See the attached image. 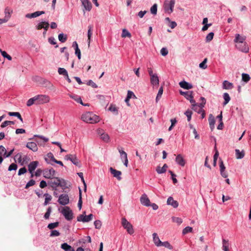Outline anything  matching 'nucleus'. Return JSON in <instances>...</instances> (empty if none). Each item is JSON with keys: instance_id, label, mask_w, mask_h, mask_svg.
I'll return each mask as SVG.
<instances>
[{"instance_id": "2eb2a0df", "label": "nucleus", "mask_w": 251, "mask_h": 251, "mask_svg": "<svg viewBox=\"0 0 251 251\" xmlns=\"http://www.w3.org/2000/svg\"><path fill=\"white\" fill-rule=\"evenodd\" d=\"M82 4L86 10L90 11L92 8V4L89 0H80Z\"/></svg>"}, {"instance_id": "7ed1b4c3", "label": "nucleus", "mask_w": 251, "mask_h": 251, "mask_svg": "<svg viewBox=\"0 0 251 251\" xmlns=\"http://www.w3.org/2000/svg\"><path fill=\"white\" fill-rule=\"evenodd\" d=\"M35 97L36 100V104H42L48 103L50 100V98L48 95H38Z\"/></svg>"}, {"instance_id": "c9c22d12", "label": "nucleus", "mask_w": 251, "mask_h": 251, "mask_svg": "<svg viewBox=\"0 0 251 251\" xmlns=\"http://www.w3.org/2000/svg\"><path fill=\"white\" fill-rule=\"evenodd\" d=\"M223 98L224 99V102L223 103V105H226L230 101V97H229V95H228V93H225L223 95Z\"/></svg>"}, {"instance_id": "cd10ccee", "label": "nucleus", "mask_w": 251, "mask_h": 251, "mask_svg": "<svg viewBox=\"0 0 251 251\" xmlns=\"http://www.w3.org/2000/svg\"><path fill=\"white\" fill-rule=\"evenodd\" d=\"M44 86L49 90H54L55 88L53 85L49 81L44 80L43 81Z\"/></svg>"}, {"instance_id": "3c124183", "label": "nucleus", "mask_w": 251, "mask_h": 251, "mask_svg": "<svg viewBox=\"0 0 251 251\" xmlns=\"http://www.w3.org/2000/svg\"><path fill=\"white\" fill-rule=\"evenodd\" d=\"M192 231H193L192 227H191L190 226H187L183 229L182 234L183 235H185L188 233L192 232Z\"/></svg>"}, {"instance_id": "4d7b16f0", "label": "nucleus", "mask_w": 251, "mask_h": 251, "mask_svg": "<svg viewBox=\"0 0 251 251\" xmlns=\"http://www.w3.org/2000/svg\"><path fill=\"white\" fill-rule=\"evenodd\" d=\"M0 52H1V55L4 57L7 58L9 60H12L11 56L10 55L8 54L5 51H2V50H0Z\"/></svg>"}, {"instance_id": "58836bf2", "label": "nucleus", "mask_w": 251, "mask_h": 251, "mask_svg": "<svg viewBox=\"0 0 251 251\" xmlns=\"http://www.w3.org/2000/svg\"><path fill=\"white\" fill-rule=\"evenodd\" d=\"M34 103L36 104V100L35 97H34L29 99L27 101L26 105L28 106H30Z\"/></svg>"}, {"instance_id": "f03ea898", "label": "nucleus", "mask_w": 251, "mask_h": 251, "mask_svg": "<svg viewBox=\"0 0 251 251\" xmlns=\"http://www.w3.org/2000/svg\"><path fill=\"white\" fill-rule=\"evenodd\" d=\"M122 225L129 234L131 235L134 232L133 226L125 218L122 219Z\"/></svg>"}, {"instance_id": "a18cd8bd", "label": "nucleus", "mask_w": 251, "mask_h": 251, "mask_svg": "<svg viewBox=\"0 0 251 251\" xmlns=\"http://www.w3.org/2000/svg\"><path fill=\"white\" fill-rule=\"evenodd\" d=\"M151 12L153 15H156L157 11V5L156 4H154L151 8Z\"/></svg>"}, {"instance_id": "c85d7f7f", "label": "nucleus", "mask_w": 251, "mask_h": 251, "mask_svg": "<svg viewBox=\"0 0 251 251\" xmlns=\"http://www.w3.org/2000/svg\"><path fill=\"white\" fill-rule=\"evenodd\" d=\"M236 158L237 159L243 158L245 156V152L244 151H240L238 149L235 150Z\"/></svg>"}, {"instance_id": "7c9ffc66", "label": "nucleus", "mask_w": 251, "mask_h": 251, "mask_svg": "<svg viewBox=\"0 0 251 251\" xmlns=\"http://www.w3.org/2000/svg\"><path fill=\"white\" fill-rule=\"evenodd\" d=\"M167 168L168 165L165 164L162 168L160 166H158L156 169V171L158 174H163L166 172Z\"/></svg>"}, {"instance_id": "37998d69", "label": "nucleus", "mask_w": 251, "mask_h": 251, "mask_svg": "<svg viewBox=\"0 0 251 251\" xmlns=\"http://www.w3.org/2000/svg\"><path fill=\"white\" fill-rule=\"evenodd\" d=\"M163 87L161 86L159 89V91L158 92V93H157V96L156 98V102H158V101L159 100V99L161 97L162 95L163 94Z\"/></svg>"}, {"instance_id": "de8ad7c7", "label": "nucleus", "mask_w": 251, "mask_h": 251, "mask_svg": "<svg viewBox=\"0 0 251 251\" xmlns=\"http://www.w3.org/2000/svg\"><path fill=\"white\" fill-rule=\"evenodd\" d=\"M207 59L206 58H204L203 61L200 64L199 67L203 69H206L207 67V66L206 64L207 63Z\"/></svg>"}, {"instance_id": "0e129e2a", "label": "nucleus", "mask_w": 251, "mask_h": 251, "mask_svg": "<svg viewBox=\"0 0 251 251\" xmlns=\"http://www.w3.org/2000/svg\"><path fill=\"white\" fill-rule=\"evenodd\" d=\"M169 7L170 6H169V2L166 1L164 3V9L166 12H167L169 13H171L172 12H170V9L169 8Z\"/></svg>"}, {"instance_id": "603ef678", "label": "nucleus", "mask_w": 251, "mask_h": 251, "mask_svg": "<svg viewBox=\"0 0 251 251\" xmlns=\"http://www.w3.org/2000/svg\"><path fill=\"white\" fill-rule=\"evenodd\" d=\"M14 122H13V121H5L1 124L0 126L2 128H3V127H6V126H7L9 125H14Z\"/></svg>"}, {"instance_id": "f704fd0d", "label": "nucleus", "mask_w": 251, "mask_h": 251, "mask_svg": "<svg viewBox=\"0 0 251 251\" xmlns=\"http://www.w3.org/2000/svg\"><path fill=\"white\" fill-rule=\"evenodd\" d=\"M8 115L10 116L17 117L22 122H23V118L19 112H9Z\"/></svg>"}, {"instance_id": "f257e3e1", "label": "nucleus", "mask_w": 251, "mask_h": 251, "mask_svg": "<svg viewBox=\"0 0 251 251\" xmlns=\"http://www.w3.org/2000/svg\"><path fill=\"white\" fill-rule=\"evenodd\" d=\"M81 119L85 122L90 124H95L100 121L99 117L93 113L87 112L81 116Z\"/></svg>"}, {"instance_id": "774afa93", "label": "nucleus", "mask_w": 251, "mask_h": 251, "mask_svg": "<svg viewBox=\"0 0 251 251\" xmlns=\"http://www.w3.org/2000/svg\"><path fill=\"white\" fill-rule=\"evenodd\" d=\"M86 84L88 85L91 86L93 88H97L98 87L97 85L91 80H88Z\"/></svg>"}, {"instance_id": "5fc2aeb1", "label": "nucleus", "mask_w": 251, "mask_h": 251, "mask_svg": "<svg viewBox=\"0 0 251 251\" xmlns=\"http://www.w3.org/2000/svg\"><path fill=\"white\" fill-rule=\"evenodd\" d=\"M58 225H59L58 222L50 223L48 225V227L50 229H53V228L57 227L58 226Z\"/></svg>"}, {"instance_id": "412c9836", "label": "nucleus", "mask_w": 251, "mask_h": 251, "mask_svg": "<svg viewBox=\"0 0 251 251\" xmlns=\"http://www.w3.org/2000/svg\"><path fill=\"white\" fill-rule=\"evenodd\" d=\"M176 162L181 166H184L185 164V161L181 154H178L176 158Z\"/></svg>"}, {"instance_id": "0eeeda50", "label": "nucleus", "mask_w": 251, "mask_h": 251, "mask_svg": "<svg viewBox=\"0 0 251 251\" xmlns=\"http://www.w3.org/2000/svg\"><path fill=\"white\" fill-rule=\"evenodd\" d=\"M65 158L67 160H70L74 164L77 166H79V161L75 155L68 154L65 156Z\"/></svg>"}, {"instance_id": "4468645a", "label": "nucleus", "mask_w": 251, "mask_h": 251, "mask_svg": "<svg viewBox=\"0 0 251 251\" xmlns=\"http://www.w3.org/2000/svg\"><path fill=\"white\" fill-rule=\"evenodd\" d=\"M167 203L168 205H172L174 208H176L178 206V202L176 201H175L172 197H169L168 198Z\"/></svg>"}, {"instance_id": "72a5a7b5", "label": "nucleus", "mask_w": 251, "mask_h": 251, "mask_svg": "<svg viewBox=\"0 0 251 251\" xmlns=\"http://www.w3.org/2000/svg\"><path fill=\"white\" fill-rule=\"evenodd\" d=\"M223 250L224 251H229V243L228 240L223 239Z\"/></svg>"}, {"instance_id": "13d9d810", "label": "nucleus", "mask_w": 251, "mask_h": 251, "mask_svg": "<svg viewBox=\"0 0 251 251\" xmlns=\"http://www.w3.org/2000/svg\"><path fill=\"white\" fill-rule=\"evenodd\" d=\"M35 184V181L33 179L29 180L25 185V188L28 189L29 187L33 186Z\"/></svg>"}, {"instance_id": "39448f33", "label": "nucleus", "mask_w": 251, "mask_h": 251, "mask_svg": "<svg viewBox=\"0 0 251 251\" xmlns=\"http://www.w3.org/2000/svg\"><path fill=\"white\" fill-rule=\"evenodd\" d=\"M48 184L53 189L56 190V188L59 186V184H60V178L57 177L51 178L48 181Z\"/></svg>"}, {"instance_id": "5701e85b", "label": "nucleus", "mask_w": 251, "mask_h": 251, "mask_svg": "<svg viewBox=\"0 0 251 251\" xmlns=\"http://www.w3.org/2000/svg\"><path fill=\"white\" fill-rule=\"evenodd\" d=\"M179 85H180V86L181 88L185 89H187V90L192 89L193 88V86L192 84L187 82L185 81H182L180 82L179 83Z\"/></svg>"}, {"instance_id": "dca6fc26", "label": "nucleus", "mask_w": 251, "mask_h": 251, "mask_svg": "<svg viewBox=\"0 0 251 251\" xmlns=\"http://www.w3.org/2000/svg\"><path fill=\"white\" fill-rule=\"evenodd\" d=\"M246 37L245 36H241L239 34H237L235 35V38L234 40V42L236 43V44H243L245 42Z\"/></svg>"}, {"instance_id": "4c0bfd02", "label": "nucleus", "mask_w": 251, "mask_h": 251, "mask_svg": "<svg viewBox=\"0 0 251 251\" xmlns=\"http://www.w3.org/2000/svg\"><path fill=\"white\" fill-rule=\"evenodd\" d=\"M67 39L66 35H64L63 33H60L58 35V39L62 43L66 42Z\"/></svg>"}, {"instance_id": "1a4fd4ad", "label": "nucleus", "mask_w": 251, "mask_h": 251, "mask_svg": "<svg viewBox=\"0 0 251 251\" xmlns=\"http://www.w3.org/2000/svg\"><path fill=\"white\" fill-rule=\"evenodd\" d=\"M140 200L141 204L143 205L146 206H149L151 205L150 201L146 194H143L141 196Z\"/></svg>"}, {"instance_id": "9d476101", "label": "nucleus", "mask_w": 251, "mask_h": 251, "mask_svg": "<svg viewBox=\"0 0 251 251\" xmlns=\"http://www.w3.org/2000/svg\"><path fill=\"white\" fill-rule=\"evenodd\" d=\"M236 47L240 50L244 52H248L249 50L246 42H244L243 44H236Z\"/></svg>"}, {"instance_id": "aec40b11", "label": "nucleus", "mask_w": 251, "mask_h": 251, "mask_svg": "<svg viewBox=\"0 0 251 251\" xmlns=\"http://www.w3.org/2000/svg\"><path fill=\"white\" fill-rule=\"evenodd\" d=\"M45 13V12L43 11H36L31 14H27L25 15V17L27 18H36L37 17H38L40 16L42 14H43Z\"/></svg>"}, {"instance_id": "6ab92c4d", "label": "nucleus", "mask_w": 251, "mask_h": 251, "mask_svg": "<svg viewBox=\"0 0 251 251\" xmlns=\"http://www.w3.org/2000/svg\"><path fill=\"white\" fill-rule=\"evenodd\" d=\"M26 147L33 151H36L38 150L37 144L35 142H28L26 144Z\"/></svg>"}, {"instance_id": "6e6d98bb", "label": "nucleus", "mask_w": 251, "mask_h": 251, "mask_svg": "<svg viewBox=\"0 0 251 251\" xmlns=\"http://www.w3.org/2000/svg\"><path fill=\"white\" fill-rule=\"evenodd\" d=\"M214 36V33L213 32H210L206 37V41L207 42H209L211 41Z\"/></svg>"}, {"instance_id": "4be33fe9", "label": "nucleus", "mask_w": 251, "mask_h": 251, "mask_svg": "<svg viewBox=\"0 0 251 251\" xmlns=\"http://www.w3.org/2000/svg\"><path fill=\"white\" fill-rule=\"evenodd\" d=\"M151 83L153 86H158L159 85V78L157 75H154L150 77Z\"/></svg>"}, {"instance_id": "6e6552de", "label": "nucleus", "mask_w": 251, "mask_h": 251, "mask_svg": "<svg viewBox=\"0 0 251 251\" xmlns=\"http://www.w3.org/2000/svg\"><path fill=\"white\" fill-rule=\"evenodd\" d=\"M55 171L53 168L49 170H46L44 172V176L46 178L50 179L54 177Z\"/></svg>"}, {"instance_id": "c03bdc74", "label": "nucleus", "mask_w": 251, "mask_h": 251, "mask_svg": "<svg viewBox=\"0 0 251 251\" xmlns=\"http://www.w3.org/2000/svg\"><path fill=\"white\" fill-rule=\"evenodd\" d=\"M242 80L244 82H248L251 79L250 75L247 74H242Z\"/></svg>"}, {"instance_id": "9b49d317", "label": "nucleus", "mask_w": 251, "mask_h": 251, "mask_svg": "<svg viewBox=\"0 0 251 251\" xmlns=\"http://www.w3.org/2000/svg\"><path fill=\"white\" fill-rule=\"evenodd\" d=\"M37 161H32L29 163L28 166V171L31 174V177L33 176V172L35 170L38 165Z\"/></svg>"}, {"instance_id": "79ce46f5", "label": "nucleus", "mask_w": 251, "mask_h": 251, "mask_svg": "<svg viewBox=\"0 0 251 251\" xmlns=\"http://www.w3.org/2000/svg\"><path fill=\"white\" fill-rule=\"evenodd\" d=\"M12 10H11L9 8L6 7L4 10L5 17H6L8 16V20L10 19L11 17V14L12 13Z\"/></svg>"}, {"instance_id": "20e7f679", "label": "nucleus", "mask_w": 251, "mask_h": 251, "mask_svg": "<svg viewBox=\"0 0 251 251\" xmlns=\"http://www.w3.org/2000/svg\"><path fill=\"white\" fill-rule=\"evenodd\" d=\"M61 213L66 220L70 221L73 219V213L69 207L65 206L63 207Z\"/></svg>"}, {"instance_id": "bb28decb", "label": "nucleus", "mask_w": 251, "mask_h": 251, "mask_svg": "<svg viewBox=\"0 0 251 251\" xmlns=\"http://www.w3.org/2000/svg\"><path fill=\"white\" fill-rule=\"evenodd\" d=\"M223 88L224 89H231L233 88V85L232 83L225 80L223 83Z\"/></svg>"}, {"instance_id": "423d86ee", "label": "nucleus", "mask_w": 251, "mask_h": 251, "mask_svg": "<svg viewBox=\"0 0 251 251\" xmlns=\"http://www.w3.org/2000/svg\"><path fill=\"white\" fill-rule=\"evenodd\" d=\"M58 201L61 205H66L69 202V196L67 194L61 195L59 197Z\"/></svg>"}, {"instance_id": "2f4dec72", "label": "nucleus", "mask_w": 251, "mask_h": 251, "mask_svg": "<svg viewBox=\"0 0 251 251\" xmlns=\"http://www.w3.org/2000/svg\"><path fill=\"white\" fill-rule=\"evenodd\" d=\"M61 248L65 251H75V250L71 246L66 243L62 244Z\"/></svg>"}, {"instance_id": "ea45409f", "label": "nucleus", "mask_w": 251, "mask_h": 251, "mask_svg": "<svg viewBox=\"0 0 251 251\" xmlns=\"http://www.w3.org/2000/svg\"><path fill=\"white\" fill-rule=\"evenodd\" d=\"M131 36V34L126 29H124L122 30V37L123 38L129 37L130 38Z\"/></svg>"}, {"instance_id": "49530a36", "label": "nucleus", "mask_w": 251, "mask_h": 251, "mask_svg": "<svg viewBox=\"0 0 251 251\" xmlns=\"http://www.w3.org/2000/svg\"><path fill=\"white\" fill-rule=\"evenodd\" d=\"M82 192L81 189H79V200L78 202V207L79 209L82 207Z\"/></svg>"}, {"instance_id": "ddd939ff", "label": "nucleus", "mask_w": 251, "mask_h": 251, "mask_svg": "<svg viewBox=\"0 0 251 251\" xmlns=\"http://www.w3.org/2000/svg\"><path fill=\"white\" fill-rule=\"evenodd\" d=\"M45 160L47 162V163L50 164H52L51 161L55 162V161L56 160L53 155V154L51 152L48 153L47 155L45 157Z\"/></svg>"}, {"instance_id": "bf43d9fd", "label": "nucleus", "mask_w": 251, "mask_h": 251, "mask_svg": "<svg viewBox=\"0 0 251 251\" xmlns=\"http://www.w3.org/2000/svg\"><path fill=\"white\" fill-rule=\"evenodd\" d=\"M192 111L190 110H187L185 112V115L187 116V120L188 121H190L191 119V116H192Z\"/></svg>"}, {"instance_id": "338daca9", "label": "nucleus", "mask_w": 251, "mask_h": 251, "mask_svg": "<svg viewBox=\"0 0 251 251\" xmlns=\"http://www.w3.org/2000/svg\"><path fill=\"white\" fill-rule=\"evenodd\" d=\"M60 184H59V186L61 187L63 189L65 188L66 187L67 182L64 179H60Z\"/></svg>"}, {"instance_id": "e433bc0d", "label": "nucleus", "mask_w": 251, "mask_h": 251, "mask_svg": "<svg viewBox=\"0 0 251 251\" xmlns=\"http://www.w3.org/2000/svg\"><path fill=\"white\" fill-rule=\"evenodd\" d=\"M25 158H26V156H25L23 158L22 154L21 153H17L15 156V158L16 159H17L19 163H23L25 161V159H24Z\"/></svg>"}, {"instance_id": "8fccbe9b", "label": "nucleus", "mask_w": 251, "mask_h": 251, "mask_svg": "<svg viewBox=\"0 0 251 251\" xmlns=\"http://www.w3.org/2000/svg\"><path fill=\"white\" fill-rule=\"evenodd\" d=\"M58 72L59 74L62 75L64 76L67 75H68L67 71L66 70V69L63 68H59L58 70Z\"/></svg>"}, {"instance_id": "a19ab883", "label": "nucleus", "mask_w": 251, "mask_h": 251, "mask_svg": "<svg viewBox=\"0 0 251 251\" xmlns=\"http://www.w3.org/2000/svg\"><path fill=\"white\" fill-rule=\"evenodd\" d=\"M85 212L84 211L83 214L79 215L77 217V220L78 222H82L83 223L85 222Z\"/></svg>"}, {"instance_id": "864d4df0", "label": "nucleus", "mask_w": 251, "mask_h": 251, "mask_svg": "<svg viewBox=\"0 0 251 251\" xmlns=\"http://www.w3.org/2000/svg\"><path fill=\"white\" fill-rule=\"evenodd\" d=\"M161 246H164L170 250L173 249V246L168 242H162V244H161Z\"/></svg>"}, {"instance_id": "b1692460", "label": "nucleus", "mask_w": 251, "mask_h": 251, "mask_svg": "<svg viewBox=\"0 0 251 251\" xmlns=\"http://www.w3.org/2000/svg\"><path fill=\"white\" fill-rule=\"evenodd\" d=\"M153 236V241L155 245L157 247H160L161 244H162V242L159 239L158 236H157V233H153L152 234Z\"/></svg>"}, {"instance_id": "f8f14e48", "label": "nucleus", "mask_w": 251, "mask_h": 251, "mask_svg": "<svg viewBox=\"0 0 251 251\" xmlns=\"http://www.w3.org/2000/svg\"><path fill=\"white\" fill-rule=\"evenodd\" d=\"M110 171L113 176L117 178L118 180H121L122 177L121 176L122 173L120 171L116 170L112 167L110 168Z\"/></svg>"}, {"instance_id": "473e14b6", "label": "nucleus", "mask_w": 251, "mask_h": 251, "mask_svg": "<svg viewBox=\"0 0 251 251\" xmlns=\"http://www.w3.org/2000/svg\"><path fill=\"white\" fill-rule=\"evenodd\" d=\"M76 44V48H75V54L77 56V57L79 59L81 58V52L80 50L79 49L77 43L76 42H74L73 44V46L74 47V45Z\"/></svg>"}, {"instance_id": "052dcab7", "label": "nucleus", "mask_w": 251, "mask_h": 251, "mask_svg": "<svg viewBox=\"0 0 251 251\" xmlns=\"http://www.w3.org/2000/svg\"><path fill=\"white\" fill-rule=\"evenodd\" d=\"M51 212V207H49L48 208L46 213L44 215V218L46 219H48L49 218Z\"/></svg>"}, {"instance_id": "680f3d73", "label": "nucleus", "mask_w": 251, "mask_h": 251, "mask_svg": "<svg viewBox=\"0 0 251 251\" xmlns=\"http://www.w3.org/2000/svg\"><path fill=\"white\" fill-rule=\"evenodd\" d=\"M94 225L96 228L100 229L101 226V222L100 220H96L94 222Z\"/></svg>"}, {"instance_id": "e2e57ef3", "label": "nucleus", "mask_w": 251, "mask_h": 251, "mask_svg": "<svg viewBox=\"0 0 251 251\" xmlns=\"http://www.w3.org/2000/svg\"><path fill=\"white\" fill-rule=\"evenodd\" d=\"M169 8L170 9V12H172L173 11V8L174 7L175 4V0H171L170 2H169Z\"/></svg>"}, {"instance_id": "393cba45", "label": "nucleus", "mask_w": 251, "mask_h": 251, "mask_svg": "<svg viewBox=\"0 0 251 251\" xmlns=\"http://www.w3.org/2000/svg\"><path fill=\"white\" fill-rule=\"evenodd\" d=\"M180 95L184 96L187 100H190V99L193 98L192 91L183 92L182 91H180Z\"/></svg>"}, {"instance_id": "f3484780", "label": "nucleus", "mask_w": 251, "mask_h": 251, "mask_svg": "<svg viewBox=\"0 0 251 251\" xmlns=\"http://www.w3.org/2000/svg\"><path fill=\"white\" fill-rule=\"evenodd\" d=\"M49 25H50V24L48 22H43L39 23L37 25L36 28L38 30L41 29L42 28H44V29L46 30V31H47L49 27Z\"/></svg>"}, {"instance_id": "09e8293b", "label": "nucleus", "mask_w": 251, "mask_h": 251, "mask_svg": "<svg viewBox=\"0 0 251 251\" xmlns=\"http://www.w3.org/2000/svg\"><path fill=\"white\" fill-rule=\"evenodd\" d=\"M44 196L45 197V201L44 202V205H47L49 201H51L52 197L50 195H49L48 193L45 194Z\"/></svg>"}, {"instance_id": "69168bd1", "label": "nucleus", "mask_w": 251, "mask_h": 251, "mask_svg": "<svg viewBox=\"0 0 251 251\" xmlns=\"http://www.w3.org/2000/svg\"><path fill=\"white\" fill-rule=\"evenodd\" d=\"M17 169V165L15 163H12L8 167V171H11L12 170H16Z\"/></svg>"}, {"instance_id": "c756f323", "label": "nucleus", "mask_w": 251, "mask_h": 251, "mask_svg": "<svg viewBox=\"0 0 251 251\" xmlns=\"http://www.w3.org/2000/svg\"><path fill=\"white\" fill-rule=\"evenodd\" d=\"M93 27V25H89L88 26V30L87 33L88 47L90 46V44L91 37L92 35Z\"/></svg>"}, {"instance_id": "a211bd4d", "label": "nucleus", "mask_w": 251, "mask_h": 251, "mask_svg": "<svg viewBox=\"0 0 251 251\" xmlns=\"http://www.w3.org/2000/svg\"><path fill=\"white\" fill-rule=\"evenodd\" d=\"M208 121H209L210 128L211 130L212 131L215 128L214 125L215 123V120L214 117L211 114H209V115Z\"/></svg>"}, {"instance_id": "a878e982", "label": "nucleus", "mask_w": 251, "mask_h": 251, "mask_svg": "<svg viewBox=\"0 0 251 251\" xmlns=\"http://www.w3.org/2000/svg\"><path fill=\"white\" fill-rule=\"evenodd\" d=\"M69 96L71 98L77 102L81 104H83V102H82L81 98L80 96L75 94H69Z\"/></svg>"}]
</instances>
